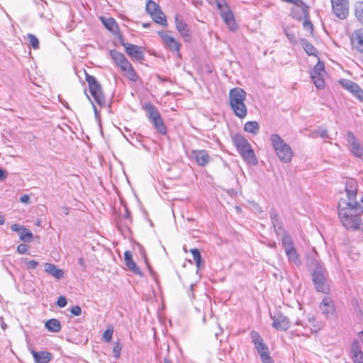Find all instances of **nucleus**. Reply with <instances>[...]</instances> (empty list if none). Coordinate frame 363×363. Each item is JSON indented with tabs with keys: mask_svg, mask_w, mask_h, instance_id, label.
I'll list each match as a JSON object with an SVG mask.
<instances>
[{
	"mask_svg": "<svg viewBox=\"0 0 363 363\" xmlns=\"http://www.w3.org/2000/svg\"><path fill=\"white\" fill-rule=\"evenodd\" d=\"M313 269L312 281L315 290L318 292L328 294L330 291L328 281V272L325 268L324 263L313 259L310 264Z\"/></svg>",
	"mask_w": 363,
	"mask_h": 363,
	"instance_id": "obj_1",
	"label": "nucleus"
},
{
	"mask_svg": "<svg viewBox=\"0 0 363 363\" xmlns=\"http://www.w3.org/2000/svg\"><path fill=\"white\" fill-rule=\"evenodd\" d=\"M246 95L245 91L240 87L233 88L229 91V105L234 114L240 119L245 118L247 114V108L245 104Z\"/></svg>",
	"mask_w": 363,
	"mask_h": 363,
	"instance_id": "obj_2",
	"label": "nucleus"
},
{
	"mask_svg": "<svg viewBox=\"0 0 363 363\" xmlns=\"http://www.w3.org/2000/svg\"><path fill=\"white\" fill-rule=\"evenodd\" d=\"M270 140L279 159L285 163L291 162L294 156L293 150L281 136L278 134H272Z\"/></svg>",
	"mask_w": 363,
	"mask_h": 363,
	"instance_id": "obj_3",
	"label": "nucleus"
},
{
	"mask_svg": "<svg viewBox=\"0 0 363 363\" xmlns=\"http://www.w3.org/2000/svg\"><path fill=\"white\" fill-rule=\"evenodd\" d=\"M233 141L238 152L247 163L251 164H256L257 163V160L251 145L243 136L235 135L233 138Z\"/></svg>",
	"mask_w": 363,
	"mask_h": 363,
	"instance_id": "obj_4",
	"label": "nucleus"
},
{
	"mask_svg": "<svg viewBox=\"0 0 363 363\" xmlns=\"http://www.w3.org/2000/svg\"><path fill=\"white\" fill-rule=\"evenodd\" d=\"M110 55L113 60L121 68L123 72L124 75L128 79L133 82H136L138 80V74L133 69L132 65L122 53L116 50H111L110 52Z\"/></svg>",
	"mask_w": 363,
	"mask_h": 363,
	"instance_id": "obj_5",
	"label": "nucleus"
},
{
	"mask_svg": "<svg viewBox=\"0 0 363 363\" xmlns=\"http://www.w3.org/2000/svg\"><path fill=\"white\" fill-rule=\"evenodd\" d=\"M144 110L147 113V117L155 128L162 135L167 133V128L157 108L151 103H145L143 106Z\"/></svg>",
	"mask_w": 363,
	"mask_h": 363,
	"instance_id": "obj_6",
	"label": "nucleus"
},
{
	"mask_svg": "<svg viewBox=\"0 0 363 363\" xmlns=\"http://www.w3.org/2000/svg\"><path fill=\"white\" fill-rule=\"evenodd\" d=\"M85 79L88 83L89 91L95 101L100 106L105 105V97L101 86L96 79L94 76L86 73Z\"/></svg>",
	"mask_w": 363,
	"mask_h": 363,
	"instance_id": "obj_7",
	"label": "nucleus"
},
{
	"mask_svg": "<svg viewBox=\"0 0 363 363\" xmlns=\"http://www.w3.org/2000/svg\"><path fill=\"white\" fill-rule=\"evenodd\" d=\"M338 216L341 223L347 229H357L362 223L360 215H348L347 211L343 209L340 210Z\"/></svg>",
	"mask_w": 363,
	"mask_h": 363,
	"instance_id": "obj_8",
	"label": "nucleus"
},
{
	"mask_svg": "<svg viewBox=\"0 0 363 363\" xmlns=\"http://www.w3.org/2000/svg\"><path fill=\"white\" fill-rule=\"evenodd\" d=\"M296 325H301L306 330L305 334L309 335L310 333H316L320 330V323L315 320L312 314H308L304 320H297Z\"/></svg>",
	"mask_w": 363,
	"mask_h": 363,
	"instance_id": "obj_9",
	"label": "nucleus"
},
{
	"mask_svg": "<svg viewBox=\"0 0 363 363\" xmlns=\"http://www.w3.org/2000/svg\"><path fill=\"white\" fill-rule=\"evenodd\" d=\"M333 13L340 19H345L349 14L348 0H331Z\"/></svg>",
	"mask_w": 363,
	"mask_h": 363,
	"instance_id": "obj_10",
	"label": "nucleus"
},
{
	"mask_svg": "<svg viewBox=\"0 0 363 363\" xmlns=\"http://www.w3.org/2000/svg\"><path fill=\"white\" fill-rule=\"evenodd\" d=\"M345 210L347 211L348 215L363 213V206H362L357 201H347L346 199H341L338 203V213L340 210Z\"/></svg>",
	"mask_w": 363,
	"mask_h": 363,
	"instance_id": "obj_11",
	"label": "nucleus"
},
{
	"mask_svg": "<svg viewBox=\"0 0 363 363\" xmlns=\"http://www.w3.org/2000/svg\"><path fill=\"white\" fill-rule=\"evenodd\" d=\"M127 55L133 60L141 61L144 59L143 48L130 43H123Z\"/></svg>",
	"mask_w": 363,
	"mask_h": 363,
	"instance_id": "obj_12",
	"label": "nucleus"
},
{
	"mask_svg": "<svg viewBox=\"0 0 363 363\" xmlns=\"http://www.w3.org/2000/svg\"><path fill=\"white\" fill-rule=\"evenodd\" d=\"M339 82L342 87L353 94L359 101H363V90L359 85L348 79H341Z\"/></svg>",
	"mask_w": 363,
	"mask_h": 363,
	"instance_id": "obj_13",
	"label": "nucleus"
},
{
	"mask_svg": "<svg viewBox=\"0 0 363 363\" xmlns=\"http://www.w3.org/2000/svg\"><path fill=\"white\" fill-rule=\"evenodd\" d=\"M271 318L273 319L272 326L277 330H286L290 327L289 319L281 313L271 315Z\"/></svg>",
	"mask_w": 363,
	"mask_h": 363,
	"instance_id": "obj_14",
	"label": "nucleus"
},
{
	"mask_svg": "<svg viewBox=\"0 0 363 363\" xmlns=\"http://www.w3.org/2000/svg\"><path fill=\"white\" fill-rule=\"evenodd\" d=\"M158 35L163 40L167 47L172 52H179L180 45L179 42L165 31H159Z\"/></svg>",
	"mask_w": 363,
	"mask_h": 363,
	"instance_id": "obj_15",
	"label": "nucleus"
},
{
	"mask_svg": "<svg viewBox=\"0 0 363 363\" xmlns=\"http://www.w3.org/2000/svg\"><path fill=\"white\" fill-rule=\"evenodd\" d=\"M358 191L357 182L353 179H347L345 182V191L347 201H354L356 200Z\"/></svg>",
	"mask_w": 363,
	"mask_h": 363,
	"instance_id": "obj_16",
	"label": "nucleus"
},
{
	"mask_svg": "<svg viewBox=\"0 0 363 363\" xmlns=\"http://www.w3.org/2000/svg\"><path fill=\"white\" fill-rule=\"evenodd\" d=\"M190 157L195 160L200 166L206 165L210 161V156L205 150H194L191 152Z\"/></svg>",
	"mask_w": 363,
	"mask_h": 363,
	"instance_id": "obj_17",
	"label": "nucleus"
},
{
	"mask_svg": "<svg viewBox=\"0 0 363 363\" xmlns=\"http://www.w3.org/2000/svg\"><path fill=\"white\" fill-rule=\"evenodd\" d=\"M347 140L351 145V151L357 157H361L363 155V147L357 142L354 135L352 132L347 133Z\"/></svg>",
	"mask_w": 363,
	"mask_h": 363,
	"instance_id": "obj_18",
	"label": "nucleus"
},
{
	"mask_svg": "<svg viewBox=\"0 0 363 363\" xmlns=\"http://www.w3.org/2000/svg\"><path fill=\"white\" fill-rule=\"evenodd\" d=\"M320 308L322 312L327 317H332L335 314V308L333 303L332 299L329 296H325L322 300Z\"/></svg>",
	"mask_w": 363,
	"mask_h": 363,
	"instance_id": "obj_19",
	"label": "nucleus"
},
{
	"mask_svg": "<svg viewBox=\"0 0 363 363\" xmlns=\"http://www.w3.org/2000/svg\"><path fill=\"white\" fill-rule=\"evenodd\" d=\"M352 359L354 363H363V352L359 342L354 340L351 345Z\"/></svg>",
	"mask_w": 363,
	"mask_h": 363,
	"instance_id": "obj_20",
	"label": "nucleus"
},
{
	"mask_svg": "<svg viewBox=\"0 0 363 363\" xmlns=\"http://www.w3.org/2000/svg\"><path fill=\"white\" fill-rule=\"evenodd\" d=\"M351 43L353 48L363 53V30H357L354 33Z\"/></svg>",
	"mask_w": 363,
	"mask_h": 363,
	"instance_id": "obj_21",
	"label": "nucleus"
},
{
	"mask_svg": "<svg viewBox=\"0 0 363 363\" xmlns=\"http://www.w3.org/2000/svg\"><path fill=\"white\" fill-rule=\"evenodd\" d=\"M30 352L35 363H48L52 359V354L46 351L36 352L32 349Z\"/></svg>",
	"mask_w": 363,
	"mask_h": 363,
	"instance_id": "obj_22",
	"label": "nucleus"
},
{
	"mask_svg": "<svg viewBox=\"0 0 363 363\" xmlns=\"http://www.w3.org/2000/svg\"><path fill=\"white\" fill-rule=\"evenodd\" d=\"M175 24L178 32L180 33L182 36H190L189 27L181 16H175Z\"/></svg>",
	"mask_w": 363,
	"mask_h": 363,
	"instance_id": "obj_23",
	"label": "nucleus"
},
{
	"mask_svg": "<svg viewBox=\"0 0 363 363\" xmlns=\"http://www.w3.org/2000/svg\"><path fill=\"white\" fill-rule=\"evenodd\" d=\"M45 271L50 274V276L53 277L56 279H61L64 277V272L61 269L57 268V267L52 263H45L44 264Z\"/></svg>",
	"mask_w": 363,
	"mask_h": 363,
	"instance_id": "obj_24",
	"label": "nucleus"
},
{
	"mask_svg": "<svg viewBox=\"0 0 363 363\" xmlns=\"http://www.w3.org/2000/svg\"><path fill=\"white\" fill-rule=\"evenodd\" d=\"M220 16L230 30L235 31L238 29V27L236 23L234 14L231 10L225 13H222Z\"/></svg>",
	"mask_w": 363,
	"mask_h": 363,
	"instance_id": "obj_25",
	"label": "nucleus"
},
{
	"mask_svg": "<svg viewBox=\"0 0 363 363\" xmlns=\"http://www.w3.org/2000/svg\"><path fill=\"white\" fill-rule=\"evenodd\" d=\"M250 335L257 350L264 349L267 350L268 347L264 343L263 339L257 331L252 330Z\"/></svg>",
	"mask_w": 363,
	"mask_h": 363,
	"instance_id": "obj_26",
	"label": "nucleus"
},
{
	"mask_svg": "<svg viewBox=\"0 0 363 363\" xmlns=\"http://www.w3.org/2000/svg\"><path fill=\"white\" fill-rule=\"evenodd\" d=\"M46 329L52 333H58L61 330L62 325L59 320L55 318H52L45 323V325Z\"/></svg>",
	"mask_w": 363,
	"mask_h": 363,
	"instance_id": "obj_27",
	"label": "nucleus"
},
{
	"mask_svg": "<svg viewBox=\"0 0 363 363\" xmlns=\"http://www.w3.org/2000/svg\"><path fill=\"white\" fill-rule=\"evenodd\" d=\"M285 252L290 262L293 263L296 266H300L301 264V261L299 259L298 255L295 247L293 249L288 250L285 251Z\"/></svg>",
	"mask_w": 363,
	"mask_h": 363,
	"instance_id": "obj_28",
	"label": "nucleus"
},
{
	"mask_svg": "<svg viewBox=\"0 0 363 363\" xmlns=\"http://www.w3.org/2000/svg\"><path fill=\"white\" fill-rule=\"evenodd\" d=\"M150 16L155 23L161 24L164 26H167V22L165 15L163 13L160 9Z\"/></svg>",
	"mask_w": 363,
	"mask_h": 363,
	"instance_id": "obj_29",
	"label": "nucleus"
},
{
	"mask_svg": "<svg viewBox=\"0 0 363 363\" xmlns=\"http://www.w3.org/2000/svg\"><path fill=\"white\" fill-rule=\"evenodd\" d=\"M301 45L308 55L316 56L318 52L316 48L307 40L301 39Z\"/></svg>",
	"mask_w": 363,
	"mask_h": 363,
	"instance_id": "obj_30",
	"label": "nucleus"
},
{
	"mask_svg": "<svg viewBox=\"0 0 363 363\" xmlns=\"http://www.w3.org/2000/svg\"><path fill=\"white\" fill-rule=\"evenodd\" d=\"M259 124L257 121H248L244 125L245 131L252 133L254 135L259 132Z\"/></svg>",
	"mask_w": 363,
	"mask_h": 363,
	"instance_id": "obj_31",
	"label": "nucleus"
},
{
	"mask_svg": "<svg viewBox=\"0 0 363 363\" xmlns=\"http://www.w3.org/2000/svg\"><path fill=\"white\" fill-rule=\"evenodd\" d=\"M101 20L108 30L114 32V30L118 28L117 23L113 18L101 17Z\"/></svg>",
	"mask_w": 363,
	"mask_h": 363,
	"instance_id": "obj_32",
	"label": "nucleus"
},
{
	"mask_svg": "<svg viewBox=\"0 0 363 363\" xmlns=\"http://www.w3.org/2000/svg\"><path fill=\"white\" fill-rule=\"evenodd\" d=\"M270 218L275 229L276 233L278 234V230H282V227L279 220V215L275 211L270 212Z\"/></svg>",
	"mask_w": 363,
	"mask_h": 363,
	"instance_id": "obj_33",
	"label": "nucleus"
},
{
	"mask_svg": "<svg viewBox=\"0 0 363 363\" xmlns=\"http://www.w3.org/2000/svg\"><path fill=\"white\" fill-rule=\"evenodd\" d=\"M311 75H325L324 63L318 61L311 72Z\"/></svg>",
	"mask_w": 363,
	"mask_h": 363,
	"instance_id": "obj_34",
	"label": "nucleus"
},
{
	"mask_svg": "<svg viewBox=\"0 0 363 363\" xmlns=\"http://www.w3.org/2000/svg\"><path fill=\"white\" fill-rule=\"evenodd\" d=\"M257 352L260 356L261 361L263 363H274V360L272 359V357L269 355V352L268 348H267V350H265V349H264V350H257Z\"/></svg>",
	"mask_w": 363,
	"mask_h": 363,
	"instance_id": "obj_35",
	"label": "nucleus"
},
{
	"mask_svg": "<svg viewBox=\"0 0 363 363\" xmlns=\"http://www.w3.org/2000/svg\"><path fill=\"white\" fill-rule=\"evenodd\" d=\"M354 15L358 21L363 25V2H357L354 7Z\"/></svg>",
	"mask_w": 363,
	"mask_h": 363,
	"instance_id": "obj_36",
	"label": "nucleus"
},
{
	"mask_svg": "<svg viewBox=\"0 0 363 363\" xmlns=\"http://www.w3.org/2000/svg\"><path fill=\"white\" fill-rule=\"evenodd\" d=\"M215 4L220 16L230 10L225 0H215Z\"/></svg>",
	"mask_w": 363,
	"mask_h": 363,
	"instance_id": "obj_37",
	"label": "nucleus"
},
{
	"mask_svg": "<svg viewBox=\"0 0 363 363\" xmlns=\"http://www.w3.org/2000/svg\"><path fill=\"white\" fill-rule=\"evenodd\" d=\"M190 252L193 256V259L195 262L197 269H199L202 262V258L199 250L196 248H194L190 250Z\"/></svg>",
	"mask_w": 363,
	"mask_h": 363,
	"instance_id": "obj_38",
	"label": "nucleus"
},
{
	"mask_svg": "<svg viewBox=\"0 0 363 363\" xmlns=\"http://www.w3.org/2000/svg\"><path fill=\"white\" fill-rule=\"evenodd\" d=\"M281 242L284 251L294 248L292 239L289 235H284L281 239Z\"/></svg>",
	"mask_w": 363,
	"mask_h": 363,
	"instance_id": "obj_39",
	"label": "nucleus"
},
{
	"mask_svg": "<svg viewBox=\"0 0 363 363\" xmlns=\"http://www.w3.org/2000/svg\"><path fill=\"white\" fill-rule=\"evenodd\" d=\"M325 75H311L314 84L318 89H323L325 86L324 77Z\"/></svg>",
	"mask_w": 363,
	"mask_h": 363,
	"instance_id": "obj_40",
	"label": "nucleus"
},
{
	"mask_svg": "<svg viewBox=\"0 0 363 363\" xmlns=\"http://www.w3.org/2000/svg\"><path fill=\"white\" fill-rule=\"evenodd\" d=\"M160 9V6L152 0H149L146 4L145 9L150 15L155 13Z\"/></svg>",
	"mask_w": 363,
	"mask_h": 363,
	"instance_id": "obj_41",
	"label": "nucleus"
},
{
	"mask_svg": "<svg viewBox=\"0 0 363 363\" xmlns=\"http://www.w3.org/2000/svg\"><path fill=\"white\" fill-rule=\"evenodd\" d=\"M19 238L23 242H29L33 238V233L23 228L19 233Z\"/></svg>",
	"mask_w": 363,
	"mask_h": 363,
	"instance_id": "obj_42",
	"label": "nucleus"
},
{
	"mask_svg": "<svg viewBox=\"0 0 363 363\" xmlns=\"http://www.w3.org/2000/svg\"><path fill=\"white\" fill-rule=\"evenodd\" d=\"M127 267L134 274L139 275L140 277H143V273L140 269V268L137 266V264L133 261H129L127 264H125Z\"/></svg>",
	"mask_w": 363,
	"mask_h": 363,
	"instance_id": "obj_43",
	"label": "nucleus"
},
{
	"mask_svg": "<svg viewBox=\"0 0 363 363\" xmlns=\"http://www.w3.org/2000/svg\"><path fill=\"white\" fill-rule=\"evenodd\" d=\"M303 16L304 18V21L303 23V26L304 29L312 33L313 32V25L310 20L309 12H308L307 16L306 15Z\"/></svg>",
	"mask_w": 363,
	"mask_h": 363,
	"instance_id": "obj_44",
	"label": "nucleus"
},
{
	"mask_svg": "<svg viewBox=\"0 0 363 363\" xmlns=\"http://www.w3.org/2000/svg\"><path fill=\"white\" fill-rule=\"evenodd\" d=\"M27 38L29 43V45L35 50L39 48V40L38 38L33 34H28Z\"/></svg>",
	"mask_w": 363,
	"mask_h": 363,
	"instance_id": "obj_45",
	"label": "nucleus"
},
{
	"mask_svg": "<svg viewBox=\"0 0 363 363\" xmlns=\"http://www.w3.org/2000/svg\"><path fill=\"white\" fill-rule=\"evenodd\" d=\"M113 330L111 329V328H107L104 334H103V336H102V338L103 340L105 341V342H109L111 341V338H112V336H113Z\"/></svg>",
	"mask_w": 363,
	"mask_h": 363,
	"instance_id": "obj_46",
	"label": "nucleus"
},
{
	"mask_svg": "<svg viewBox=\"0 0 363 363\" xmlns=\"http://www.w3.org/2000/svg\"><path fill=\"white\" fill-rule=\"evenodd\" d=\"M121 349L122 347L121 344L118 342H117L113 348V352L116 358H118L120 357Z\"/></svg>",
	"mask_w": 363,
	"mask_h": 363,
	"instance_id": "obj_47",
	"label": "nucleus"
},
{
	"mask_svg": "<svg viewBox=\"0 0 363 363\" xmlns=\"http://www.w3.org/2000/svg\"><path fill=\"white\" fill-rule=\"evenodd\" d=\"M28 250V245H27L26 244H20L17 247V252L21 255L26 254Z\"/></svg>",
	"mask_w": 363,
	"mask_h": 363,
	"instance_id": "obj_48",
	"label": "nucleus"
},
{
	"mask_svg": "<svg viewBox=\"0 0 363 363\" xmlns=\"http://www.w3.org/2000/svg\"><path fill=\"white\" fill-rule=\"evenodd\" d=\"M67 302L66 298L63 296H61L57 299V305L60 308H63L67 305Z\"/></svg>",
	"mask_w": 363,
	"mask_h": 363,
	"instance_id": "obj_49",
	"label": "nucleus"
},
{
	"mask_svg": "<svg viewBox=\"0 0 363 363\" xmlns=\"http://www.w3.org/2000/svg\"><path fill=\"white\" fill-rule=\"evenodd\" d=\"M70 312L74 315H79L82 313V308L79 306H75L70 309Z\"/></svg>",
	"mask_w": 363,
	"mask_h": 363,
	"instance_id": "obj_50",
	"label": "nucleus"
},
{
	"mask_svg": "<svg viewBox=\"0 0 363 363\" xmlns=\"http://www.w3.org/2000/svg\"><path fill=\"white\" fill-rule=\"evenodd\" d=\"M38 266V262L35 260H30L27 262L28 269H35Z\"/></svg>",
	"mask_w": 363,
	"mask_h": 363,
	"instance_id": "obj_51",
	"label": "nucleus"
},
{
	"mask_svg": "<svg viewBox=\"0 0 363 363\" xmlns=\"http://www.w3.org/2000/svg\"><path fill=\"white\" fill-rule=\"evenodd\" d=\"M124 259L125 264L129 262V261H133L132 253L130 251H125L124 253Z\"/></svg>",
	"mask_w": 363,
	"mask_h": 363,
	"instance_id": "obj_52",
	"label": "nucleus"
},
{
	"mask_svg": "<svg viewBox=\"0 0 363 363\" xmlns=\"http://www.w3.org/2000/svg\"><path fill=\"white\" fill-rule=\"evenodd\" d=\"M20 201L24 203H28L30 201V197L27 194H23L20 198Z\"/></svg>",
	"mask_w": 363,
	"mask_h": 363,
	"instance_id": "obj_53",
	"label": "nucleus"
},
{
	"mask_svg": "<svg viewBox=\"0 0 363 363\" xmlns=\"http://www.w3.org/2000/svg\"><path fill=\"white\" fill-rule=\"evenodd\" d=\"M23 227L19 226L18 224H13L11 226V229L14 232H21Z\"/></svg>",
	"mask_w": 363,
	"mask_h": 363,
	"instance_id": "obj_54",
	"label": "nucleus"
},
{
	"mask_svg": "<svg viewBox=\"0 0 363 363\" xmlns=\"http://www.w3.org/2000/svg\"><path fill=\"white\" fill-rule=\"evenodd\" d=\"M319 135L321 137V138H326L328 136V131L326 130H321L320 132H319Z\"/></svg>",
	"mask_w": 363,
	"mask_h": 363,
	"instance_id": "obj_55",
	"label": "nucleus"
},
{
	"mask_svg": "<svg viewBox=\"0 0 363 363\" xmlns=\"http://www.w3.org/2000/svg\"><path fill=\"white\" fill-rule=\"evenodd\" d=\"M6 172L3 169H0V180H4V179H6Z\"/></svg>",
	"mask_w": 363,
	"mask_h": 363,
	"instance_id": "obj_56",
	"label": "nucleus"
},
{
	"mask_svg": "<svg viewBox=\"0 0 363 363\" xmlns=\"http://www.w3.org/2000/svg\"><path fill=\"white\" fill-rule=\"evenodd\" d=\"M78 262L79 264L83 267H85V263H84V259L82 257H80L79 259H78Z\"/></svg>",
	"mask_w": 363,
	"mask_h": 363,
	"instance_id": "obj_57",
	"label": "nucleus"
},
{
	"mask_svg": "<svg viewBox=\"0 0 363 363\" xmlns=\"http://www.w3.org/2000/svg\"><path fill=\"white\" fill-rule=\"evenodd\" d=\"M5 223L4 216L0 213V225H3Z\"/></svg>",
	"mask_w": 363,
	"mask_h": 363,
	"instance_id": "obj_58",
	"label": "nucleus"
},
{
	"mask_svg": "<svg viewBox=\"0 0 363 363\" xmlns=\"http://www.w3.org/2000/svg\"><path fill=\"white\" fill-rule=\"evenodd\" d=\"M223 332V329L221 328H219V331H217V333H215L216 337H217L219 333H221Z\"/></svg>",
	"mask_w": 363,
	"mask_h": 363,
	"instance_id": "obj_59",
	"label": "nucleus"
},
{
	"mask_svg": "<svg viewBox=\"0 0 363 363\" xmlns=\"http://www.w3.org/2000/svg\"><path fill=\"white\" fill-rule=\"evenodd\" d=\"M286 35L290 40H292V39L294 38V36L292 35H289V34L286 33Z\"/></svg>",
	"mask_w": 363,
	"mask_h": 363,
	"instance_id": "obj_60",
	"label": "nucleus"
},
{
	"mask_svg": "<svg viewBox=\"0 0 363 363\" xmlns=\"http://www.w3.org/2000/svg\"><path fill=\"white\" fill-rule=\"evenodd\" d=\"M64 213H65V214H68V213H69L68 208H65V211H64Z\"/></svg>",
	"mask_w": 363,
	"mask_h": 363,
	"instance_id": "obj_61",
	"label": "nucleus"
},
{
	"mask_svg": "<svg viewBox=\"0 0 363 363\" xmlns=\"http://www.w3.org/2000/svg\"><path fill=\"white\" fill-rule=\"evenodd\" d=\"M164 363H171V362L167 359H164Z\"/></svg>",
	"mask_w": 363,
	"mask_h": 363,
	"instance_id": "obj_62",
	"label": "nucleus"
},
{
	"mask_svg": "<svg viewBox=\"0 0 363 363\" xmlns=\"http://www.w3.org/2000/svg\"><path fill=\"white\" fill-rule=\"evenodd\" d=\"M148 26H149V24H148V23H144V24H143V27H145V28L148 27Z\"/></svg>",
	"mask_w": 363,
	"mask_h": 363,
	"instance_id": "obj_63",
	"label": "nucleus"
},
{
	"mask_svg": "<svg viewBox=\"0 0 363 363\" xmlns=\"http://www.w3.org/2000/svg\"><path fill=\"white\" fill-rule=\"evenodd\" d=\"M205 322H206V316H205V315H203V323H204Z\"/></svg>",
	"mask_w": 363,
	"mask_h": 363,
	"instance_id": "obj_64",
	"label": "nucleus"
}]
</instances>
